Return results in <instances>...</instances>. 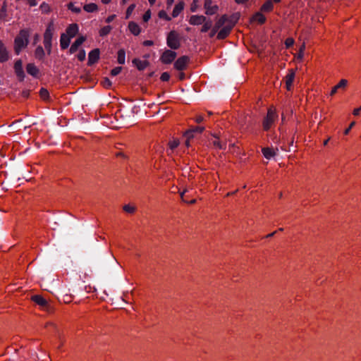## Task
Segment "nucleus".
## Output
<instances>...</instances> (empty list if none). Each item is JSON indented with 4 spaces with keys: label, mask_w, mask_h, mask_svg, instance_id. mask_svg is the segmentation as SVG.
Returning a JSON list of instances; mask_svg holds the SVG:
<instances>
[{
    "label": "nucleus",
    "mask_w": 361,
    "mask_h": 361,
    "mask_svg": "<svg viewBox=\"0 0 361 361\" xmlns=\"http://www.w3.org/2000/svg\"><path fill=\"white\" fill-rule=\"evenodd\" d=\"M29 32L26 30H21L19 35L14 40V50L16 54H19L23 49L28 44Z\"/></svg>",
    "instance_id": "1"
},
{
    "label": "nucleus",
    "mask_w": 361,
    "mask_h": 361,
    "mask_svg": "<svg viewBox=\"0 0 361 361\" xmlns=\"http://www.w3.org/2000/svg\"><path fill=\"white\" fill-rule=\"evenodd\" d=\"M54 32V22L51 20L48 24L47 29L44 33V48L47 52L48 55H50L51 53V39L52 37Z\"/></svg>",
    "instance_id": "2"
},
{
    "label": "nucleus",
    "mask_w": 361,
    "mask_h": 361,
    "mask_svg": "<svg viewBox=\"0 0 361 361\" xmlns=\"http://www.w3.org/2000/svg\"><path fill=\"white\" fill-rule=\"evenodd\" d=\"M167 46L173 50L178 49L180 47V37L179 34L175 31H170L166 37Z\"/></svg>",
    "instance_id": "3"
},
{
    "label": "nucleus",
    "mask_w": 361,
    "mask_h": 361,
    "mask_svg": "<svg viewBox=\"0 0 361 361\" xmlns=\"http://www.w3.org/2000/svg\"><path fill=\"white\" fill-rule=\"evenodd\" d=\"M277 118L278 114L276 111L271 108L269 109L267 116L264 118L262 121L263 129L266 131L269 130Z\"/></svg>",
    "instance_id": "4"
},
{
    "label": "nucleus",
    "mask_w": 361,
    "mask_h": 361,
    "mask_svg": "<svg viewBox=\"0 0 361 361\" xmlns=\"http://www.w3.org/2000/svg\"><path fill=\"white\" fill-rule=\"evenodd\" d=\"M176 55L177 54L175 51L167 49L163 52L160 57V60L163 63L169 64L175 60Z\"/></svg>",
    "instance_id": "5"
},
{
    "label": "nucleus",
    "mask_w": 361,
    "mask_h": 361,
    "mask_svg": "<svg viewBox=\"0 0 361 361\" xmlns=\"http://www.w3.org/2000/svg\"><path fill=\"white\" fill-rule=\"evenodd\" d=\"M228 16L223 15L215 23L214 26L213 27L212 30L209 33V37H213L218 32V31L220 30L221 27L226 24Z\"/></svg>",
    "instance_id": "6"
},
{
    "label": "nucleus",
    "mask_w": 361,
    "mask_h": 361,
    "mask_svg": "<svg viewBox=\"0 0 361 361\" xmlns=\"http://www.w3.org/2000/svg\"><path fill=\"white\" fill-rule=\"evenodd\" d=\"M31 300L41 307L43 310H49L50 306L47 300L40 295H35L31 297Z\"/></svg>",
    "instance_id": "7"
},
{
    "label": "nucleus",
    "mask_w": 361,
    "mask_h": 361,
    "mask_svg": "<svg viewBox=\"0 0 361 361\" xmlns=\"http://www.w3.org/2000/svg\"><path fill=\"white\" fill-rule=\"evenodd\" d=\"M204 130V127H203V126H195V127H192L191 128L188 130L185 133V136L187 137L185 145L187 146H189V140L194 137L195 133L200 134Z\"/></svg>",
    "instance_id": "8"
},
{
    "label": "nucleus",
    "mask_w": 361,
    "mask_h": 361,
    "mask_svg": "<svg viewBox=\"0 0 361 361\" xmlns=\"http://www.w3.org/2000/svg\"><path fill=\"white\" fill-rule=\"evenodd\" d=\"M190 59L188 56H183L178 58L174 63V68L178 71H183L185 69Z\"/></svg>",
    "instance_id": "9"
},
{
    "label": "nucleus",
    "mask_w": 361,
    "mask_h": 361,
    "mask_svg": "<svg viewBox=\"0 0 361 361\" xmlns=\"http://www.w3.org/2000/svg\"><path fill=\"white\" fill-rule=\"evenodd\" d=\"M14 71L16 76L20 81H23L25 78V73L23 69L22 61L18 59L14 63Z\"/></svg>",
    "instance_id": "10"
},
{
    "label": "nucleus",
    "mask_w": 361,
    "mask_h": 361,
    "mask_svg": "<svg viewBox=\"0 0 361 361\" xmlns=\"http://www.w3.org/2000/svg\"><path fill=\"white\" fill-rule=\"evenodd\" d=\"M99 49H94L90 51L88 54V66H92L97 63L99 59Z\"/></svg>",
    "instance_id": "11"
},
{
    "label": "nucleus",
    "mask_w": 361,
    "mask_h": 361,
    "mask_svg": "<svg viewBox=\"0 0 361 361\" xmlns=\"http://www.w3.org/2000/svg\"><path fill=\"white\" fill-rule=\"evenodd\" d=\"M204 8L206 9L205 13L207 15H214L216 13L219 9V7L217 5H212V0H205L204 1Z\"/></svg>",
    "instance_id": "12"
},
{
    "label": "nucleus",
    "mask_w": 361,
    "mask_h": 361,
    "mask_svg": "<svg viewBox=\"0 0 361 361\" xmlns=\"http://www.w3.org/2000/svg\"><path fill=\"white\" fill-rule=\"evenodd\" d=\"M233 29L231 25H228V24H225L223 27H221L220 30L219 31L217 34V39H225L231 32V30Z\"/></svg>",
    "instance_id": "13"
},
{
    "label": "nucleus",
    "mask_w": 361,
    "mask_h": 361,
    "mask_svg": "<svg viewBox=\"0 0 361 361\" xmlns=\"http://www.w3.org/2000/svg\"><path fill=\"white\" fill-rule=\"evenodd\" d=\"M86 40L85 36H80L72 44L69 48V54H73L78 50L80 46Z\"/></svg>",
    "instance_id": "14"
},
{
    "label": "nucleus",
    "mask_w": 361,
    "mask_h": 361,
    "mask_svg": "<svg viewBox=\"0 0 361 361\" xmlns=\"http://www.w3.org/2000/svg\"><path fill=\"white\" fill-rule=\"evenodd\" d=\"M206 20L207 18L204 16L193 15L190 16L189 23L190 25H199L203 24Z\"/></svg>",
    "instance_id": "15"
},
{
    "label": "nucleus",
    "mask_w": 361,
    "mask_h": 361,
    "mask_svg": "<svg viewBox=\"0 0 361 361\" xmlns=\"http://www.w3.org/2000/svg\"><path fill=\"white\" fill-rule=\"evenodd\" d=\"M278 148L274 149L271 147H263L262 149V152L266 159H271L276 155V152H278Z\"/></svg>",
    "instance_id": "16"
},
{
    "label": "nucleus",
    "mask_w": 361,
    "mask_h": 361,
    "mask_svg": "<svg viewBox=\"0 0 361 361\" xmlns=\"http://www.w3.org/2000/svg\"><path fill=\"white\" fill-rule=\"evenodd\" d=\"M26 71L29 75H30L35 78L39 77V68L34 63H30L27 64Z\"/></svg>",
    "instance_id": "17"
},
{
    "label": "nucleus",
    "mask_w": 361,
    "mask_h": 361,
    "mask_svg": "<svg viewBox=\"0 0 361 361\" xmlns=\"http://www.w3.org/2000/svg\"><path fill=\"white\" fill-rule=\"evenodd\" d=\"M8 58V52L7 51L4 43L0 40V63L7 61Z\"/></svg>",
    "instance_id": "18"
},
{
    "label": "nucleus",
    "mask_w": 361,
    "mask_h": 361,
    "mask_svg": "<svg viewBox=\"0 0 361 361\" xmlns=\"http://www.w3.org/2000/svg\"><path fill=\"white\" fill-rule=\"evenodd\" d=\"M133 63L137 67L139 71L145 70L149 64L147 61H141L139 59H134Z\"/></svg>",
    "instance_id": "19"
},
{
    "label": "nucleus",
    "mask_w": 361,
    "mask_h": 361,
    "mask_svg": "<svg viewBox=\"0 0 361 361\" xmlns=\"http://www.w3.org/2000/svg\"><path fill=\"white\" fill-rule=\"evenodd\" d=\"M240 18V13H233L230 17H228L227 22L226 24H228V25H231V27H233L235 25V23L238 22V20Z\"/></svg>",
    "instance_id": "20"
},
{
    "label": "nucleus",
    "mask_w": 361,
    "mask_h": 361,
    "mask_svg": "<svg viewBox=\"0 0 361 361\" xmlns=\"http://www.w3.org/2000/svg\"><path fill=\"white\" fill-rule=\"evenodd\" d=\"M128 28L132 34L135 36H137L140 33V26L135 22L131 21L128 24Z\"/></svg>",
    "instance_id": "21"
},
{
    "label": "nucleus",
    "mask_w": 361,
    "mask_h": 361,
    "mask_svg": "<svg viewBox=\"0 0 361 361\" xmlns=\"http://www.w3.org/2000/svg\"><path fill=\"white\" fill-rule=\"evenodd\" d=\"M35 59L39 61H43L45 56V51L42 46H38L34 53Z\"/></svg>",
    "instance_id": "22"
},
{
    "label": "nucleus",
    "mask_w": 361,
    "mask_h": 361,
    "mask_svg": "<svg viewBox=\"0 0 361 361\" xmlns=\"http://www.w3.org/2000/svg\"><path fill=\"white\" fill-rule=\"evenodd\" d=\"M347 84H348L347 80H345V79L341 80V81L336 86H334L332 88L330 95L332 96V95L335 94L339 88H345L346 87Z\"/></svg>",
    "instance_id": "23"
},
{
    "label": "nucleus",
    "mask_w": 361,
    "mask_h": 361,
    "mask_svg": "<svg viewBox=\"0 0 361 361\" xmlns=\"http://www.w3.org/2000/svg\"><path fill=\"white\" fill-rule=\"evenodd\" d=\"M294 78H295V72L292 69L290 71V73L286 77V85L288 90L290 89V87L292 86Z\"/></svg>",
    "instance_id": "24"
},
{
    "label": "nucleus",
    "mask_w": 361,
    "mask_h": 361,
    "mask_svg": "<svg viewBox=\"0 0 361 361\" xmlns=\"http://www.w3.org/2000/svg\"><path fill=\"white\" fill-rule=\"evenodd\" d=\"M79 28L77 24H69V42L71 38L74 37L78 32Z\"/></svg>",
    "instance_id": "25"
},
{
    "label": "nucleus",
    "mask_w": 361,
    "mask_h": 361,
    "mask_svg": "<svg viewBox=\"0 0 361 361\" xmlns=\"http://www.w3.org/2000/svg\"><path fill=\"white\" fill-rule=\"evenodd\" d=\"M183 8H184V3L183 2H179L178 4H177L173 10L172 16L173 18L178 17V15L180 13V12L183 10Z\"/></svg>",
    "instance_id": "26"
},
{
    "label": "nucleus",
    "mask_w": 361,
    "mask_h": 361,
    "mask_svg": "<svg viewBox=\"0 0 361 361\" xmlns=\"http://www.w3.org/2000/svg\"><path fill=\"white\" fill-rule=\"evenodd\" d=\"M60 43L62 49L68 48V28L64 33L61 34Z\"/></svg>",
    "instance_id": "27"
},
{
    "label": "nucleus",
    "mask_w": 361,
    "mask_h": 361,
    "mask_svg": "<svg viewBox=\"0 0 361 361\" xmlns=\"http://www.w3.org/2000/svg\"><path fill=\"white\" fill-rule=\"evenodd\" d=\"M83 9L87 13H93L98 10V6L94 3L87 4L83 6Z\"/></svg>",
    "instance_id": "28"
},
{
    "label": "nucleus",
    "mask_w": 361,
    "mask_h": 361,
    "mask_svg": "<svg viewBox=\"0 0 361 361\" xmlns=\"http://www.w3.org/2000/svg\"><path fill=\"white\" fill-rule=\"evenodd\" d=\"M273 8H274L273 2L271 0H267L262 6L261 10L264 12H269V11H272Z\"/></svg>",
    "instance_id": "29"
},
{
    "label": "nucleus",
    "mask_w": 361,
    "mask_h": 361,
    "mask_svg": "<svg viewBox=\"0 0 361 361\" xmlns=\"http://www.w3.org/2000/svg\"><path fill=\"white\" fill-rule=\"evenodd\" d=\"M126 60V51L123 49H121L118 51L117 61L119 64H124Z\"/></svg>",
    "instance_id": "30"
},
{
    "label": "nucleus",
    "mask_w": 361,
    "mask_h": 361,
    "mask_svg": "<svg viewBox=\"0 0 361 361\" xmlns=\"http://www.w3.org/2000/svg\"><path fill=\"white\" fill-rule=\"evenodd\" d=\"M253 20L257 21L259 24H263L266 21V18L262 13L258 12L253 16Z\"/></svg>",
    "instance_id": "31"
},
{
    "label": "nucleus",
    "mask_w": 361,
    "mask_h": 361,
    "mask_svg": "<svg viewBox=\"0 0 361 361\" xmlns=\"http://www.w3.org/2000/svg\"><path fill=\"white\" fill-rule=\"evenodd\" d=\"M212 26V22L210 20H206L204 23H203V25L201 28L202 32H207Z\"/></svg>",
    "instance_id": "32"
},
{
    "label": "nucleus",
    "mask_w": 361,
    "mask_h": 361,
    "mask_svg": "<svg viewBox=\"0 0 361 361\" xmlns=\"http://www.w3.org/2000/svg\"><path fill=\"white\" fill-rule=\"evenodd\" d=\"M7 16V5L6 2H4L0 10V20H5Z\"/></svg>",
    "instance_id": "33"
},
{
    "label": "nucleus",
    "mask_w": 361,
    "mask_h": 361,
    "mask_svg": "<svg viewBox=\"0 0 361 361\" xmlns=\"http://www.w3.org/2000/svg\"><path fill=\"white\" fill-rule=\"evenodd\" d=\"M111 29H112V27L110 25H106V26L103 27L99 30V35L101 37L106 36L107 35L109 34V32H111Z\"/></svg>",
    "instance_id": "34"
},
{
    "label": "nucleus",
    "mask_w": 361,
    "mask_h": 361,
    "mask_svg": "<svg viewBox=\"0 0 361 361\" xmlns=\"http://www.w3.org/2000/svg\"><path fill=\"white\" fill-rule=\"evenodd\" d=\"M39 95L42 99L47 100L49 99V94L47 89L41 88L39 90Z\"/></svg>",
    "instance_id": "35"
},
{
    "label": "nucleus",
    "mask_w": 361,
    "mask_h": 361,
    "mask_svg": "<svg viewBox=\"0 0 361 361\" xmlns=\"http://www.w3.org/2000/svg\"><path fill=\"white\" fill-rule=\"evenodd\" d=\"M135 8V4H132L128 7L126 12V19H128L130 18V15L132 14L133 11H134Z\"/></svg>",
    "instance_id": "36"
},
{
    "label": "nucleus",
    "mask_w": 361,
    "mask_h": 361,
    "mask_svg": "<svg viewBox=\"0 0 361 361\" xmlns=\"http://www.w3.org/2000/svg\"><path fill=\"white\" fill-rule=\"evenodd\" d=\"M169 145L170 150L173 151V149L177 148L178 146L179 145V141H178V140H171L169 142Z\"/></svg>",
    "instance_id": "37"
},
{
    "label": "nucleus",
    "mask_w": 361,
    "mask_h": 361,
    "mask_svg": "<svg viewBox=\"0 0 361 361\" xmlns=\"http://www.w3.org/2000/svg\"><path fill=\"white\" fill-rule=\"evenodd\" d=\"M76 56L80 61H84L86 56L85 51L82 49H80Z\"/></svg>",
    "instance_id": "38"
},
{
    "label": "nucleus",
    "mask_w": 361,
    "mask_h": 361,
    "mask_svg": "<svg viewBox=\"0 0 361 361\" xmlns=\"http://www.w3.org/2000/svg\"><path fill=\"white\" fill-rule=\"evenodd\" d=\"M159 17L162 19H165L167 21H170L171 18L168 16L166 12L164 10L159 12Z\"/></svg>",
    "instance_id": "39"
},
{
    "label": "nucleus",
    "mask_w": 361,
    "mask_h": 361,
    "mask_svg": "<svg viewBox=\"0 0 361 361\" xmlns=\"http://www.w3.org/2000/svg\"><path fill=\"white\" fill-rule=\"evenodd\" d=\"M121 71H122V67H121V66L115 67L114 68H113L111 71V75L112 76H116L121 73Z\"/></svg>",
    "instance_id": "40"
},
{
    "label": "nucleus",
    "mask_w": 361,
    "mask_h": 361,
    "mask_svg": "<svg viewBox=\"0 0 361 361\" xmlns=\"http://www.w3.org/2000/svg\"><path fill=\"white\" fill-rule=\"evenodd\" d=\"M123 209L126 212H128L130 214H132L135 211V208L129 204L124 205Z\"/></svg>",
    "instance_id": "41"
},
{
    "label": "nucleus",
    "mask_w": 361,
    "mask_h": 361,
    "mask_svg": "<svg viewBox=\"0 0 361 361\" xmlns=\"http://www.w3.org/2000/svg\"><path fill=\"white\" fill-rule=\"evenodd\" d=\"M40 8L43 13H47L50 11V7L48 4L42 3L40 6Z\"/></svg>",
    "instance_id": "42"
},
{
    "label": "nucleus",
    "mask_w": 361,
    "mask_h": 361,
    "mask_svg": "<svg viewBox=\"0 0 361 361\" xmlns=\"http://www.w3.org/2000/svg\"><path fill=\"white\" fill-rule=\"evenodd\" d=\"M103 86L106 88H109L111 86V80L106 78L103 80V81L102 82Z\"/></svg>",
    "instance_id": "43"
},
{
    "label": "nucleus",
    "mask_w": 361,
    "mask_h": 361,
    "mask_svg": "<svg viewBox=\"0 0 361 361\" xmlns=\"http://www.w3.org/2000/svg\"><path fill=\"white\" fill-rule=\"evenodd\" d=\"M294 44V39L293 38H287L285 41V45L287 48H290Z\"/></svg>",
    "instance_id": "44"
},
{
    "label": "nucleus",
    "mask_w": 361,
    "mask_h": 361,
    "mask_svg": "<svg viewBox=\"0 0 361 361\" xmlns=\"http://www.w3.org/2000/svg\"><path fill=\"white\" fill-rule=\"evenodd\" d=\"M160 79L162 80V81H168L169 79H170V75L168 72H164L161 75V78Z\"/></svg>",
    "instance_id": "45"
},
{
    "label": "nucleus",
    "mask_w": 361,
    "mask_h": 361,
    "mask_svg": "<svg viewBox=\"0 0 361 361\" xmlns=\"http://www.w3.org/2000/svg\"><path fill=\"white\" fill-rule=\"evenodd\" d=\"M150 18H151V11H150V10H147L143 15L144 22H147L150 19Z\"/></svg>",
    "instance_id": "46"
},
{
    "label": "nucleus",
    "mask_w": 361,
    "mask_h": 361,
    "mask_svg": "<svg viewBox=\"0 0 361 361\" xmlns=\"http://www.w3.org/2000/svg\"><path fill=\"white\" fill-rule=\"evenodd\" d=\"M212 143H213L214 146H215V147H216V148H218V149H224V144H222V143H221V142H220L219 141H218V140H214Z\"/></svg>",
    "instance_id": "47"
},
{
    "label": "nucleus",
    "mask_w": 361,
    "mask_h": 361,
    "mask_svg": "<svg viewBox=\"0 0 361 361\" xmlns=\"http://www.w3.org/2000/svg\"><path fill=\"white\" fill-rule=\"evenodd\" d=\"M69 10H71L72 11L75 13H79L80 11V8L74 7L73 4L71 2H69Z\"/></svg>",
    "instance_id": "48"
},
{
    "label": "nucleus",
    "mask_w": 361,
    "mask_h": 361,
    "mask_svg": "<svg viewBox=\"0 0 361 361\" xmlns=\"http://www.w3.org/2000/svg\"><path fill=\"white\" fill-rule=\"evenodd\" d=\"M184 192H182L180 194V197H181V198H182L183 202H185L186 203H190V204H193V203H195L196 202V200L195 199H193V200H192L190 201H188L187 200H185V197H184Z\"/></svg>",
    "instance_id": "49"
},
{
    "label": "nucleus",
    "mask_w": 361,
    "mask_h": 361,
    "mask_svg": "<svg viewBox=\"0 0 361 361\" xmlns=\"http://www.w3.org/2000/svg\"><path fill=\"white\" fill-rule=\"evenodd\" d=\"M116 18V15L113 14V15H111L109 16H108L106 19V23H110L111 22H112Z\"/></svg>",
    "instance_id": "50"
},
{
    "label": "nucleus",
    "mask_w": 361,
    "mask_h": 361,
    "mask_svg": "<svg viewBox=\"0 0 361 361\" xmlns=\"http://www.w3.org/2000/svg\"><path fill=\"white\" fill-rule=\"evenodd\" d=\"M355 123L354 121H353V122H352V123L350 124L349 127H348L347 129H345V131H344V134H345V135H348V134L349 133V132H350V129H351V128L355 126Z\"/></svg>",
    "instance_id": "51"
},
{
    "label": "nucleus",
    "mask_w": 361,
    "mask_h": 361,
    "mask_svg": "<svg viewBox=\"0 0 361 361\" xmlns=\"http://www.w3.org/2000/svg\"><path fill=\"white\" fill-rule=\"evenodd\" d=\"M304 49H305V44H302V46L300 47V51L298 53V58L302 59Z\"/></svg>",
    "instance_id": "52"
},
{
    "label": "nucleus",
    "mask_w": 361,
    "mask_h": 361,
    "mask_svg": "<svg viewBox=\"0 0 361 361\" xmlns=\"http://www.w3.org/2000/svg\"><path fill=\"white\" fill-rule=\"evenodd\" d=\"M154 44L153 41L152 40H145L143 42V45L146 47L152 46Z\"/></svg>",
    "instance_id": "53"
},
{
    "label": "nucleus",
    "mask_w": 361,
    "mask_h": 361,
    "mask_svg": "<svg viewBox=\"0 0 361 361\" xmlns=\"http://www.w3.org/2000/svg\"><path fill=\"white\" fill-rule=\"evenodd\" d=\"M203 120H204V117L201 115L197 116L195 119V122H197L198 123L203 121Z\"/></svg>",
    "instance_id": "54"
},
{
    "label": "nucleus",
    "mask_w": 361,
    "mask_h": 361,
    "mask_svg": "<svg viewBox=\"0 0 361 361\" xmlns=\"http://www.w3.org/2000/svg\"><path fill=\"white\" fill-rule=\"evenodd\" d=\"M360 111H361V106L357 108V109H355L353 110V114L355 116H357V115H359Z\"/></svg>",
    "instance_id": "55"
},
{
    "label": "nucleus",
    "mask_w": 361,
    "mask_h": 361,
    "mask_svg": "<svg viewBox=\"0 0 361 361\" xmlns=\"http://www.w3.org/2000/svg\"><path fill=\"white\" fill-rule=\"evenodd\" d=\"M39 37H40V36L39 34H36L34 36V44H36L39 40Z\"/></svg>",
    "instance_id": "56"
},
{
    "label": "nucleus",
    "mask_w": 361,
    "mask_h": 361,
    "mask_svg": "<svg viewBox=\"0 0 361 361\" xmlns=\"http://www.w3.org/2000/svg\"><path fill=\"white\" fill-rule=\"evenodd\" d=\"M178 78L180 80H183L185 78V75L184 73L181 72L180 73L179 75H178Z\"/></svg>",
    "instance_id": "57"
},
{
    "label": "nucleus",
    "mask_w": 361,
    "mask_h": 361,
    "mask_svg": "<svg viewBox=\"0 0 361 361\" xmlns=\"http://www.w3.org/2000/svg\"><path fill=\"white\" fill-rule=\"evenodd\" d=\"M247 0H235V1L238 4H244L247 1Z\"/></svg>",
    "instance_id": "58"
},
{
    "label": "nucleus",
    "mask_w": 361,
    "mask_h": 361,
    "mask_svg": "<svg viewBox=\"0 0 361 361\" xmlns=\"http://www.w3.org/2000/svg\"><path fill=\"white\" fill-rule=\"evenodd\" d=\"M23 97H27L29 96V92H28V91H27V90H26V91H23Z\"/></svg>",
    "instance_id": "59"
},
{
    "label": "nucleus",
    "mask_w": 361,
    "mask_h": 361,
    "mask_svg": "<svg viewBox=\"0 0 361 361\" xmlns=\"http://www.w3.org/2000/svg\"><path fill=\"white\" fill-rule=\"evenodd\" d=\"M174 0H166V3L168 6H171L173 3Z\"/></svg>",
    "instance_id": "60"
},
{
    "label": "nucleus",
    "mask_w": 361,
    "mask_h": 361,
    "mask_svg": "<svg viewBox=\"0 0 361 361\" xmlns=\"http://www.w3.org/2000/svg\"><path fill=\"white\" fill-rule=\"evenodd\" d=\"M276 233V231H274V232H273V233H269V234H268V235L266 236V238H271V237L274 236V235H275V233Z\"/></svg>",
    "instance_id": "61"
},
{
    "label": "nucleus",
    "mask_w": 361,
    "mask_h": 361,
    "mask_svg": "<svg viewBox=\"0 0 361 361\" xmlns=\"http://www.w3.org/2000/svg\"><path fill=\"white\" fill-rule=\"evenodd\" d=\"M102 2L104 4H108L111 2V0H102Z\"/></svg>",
    "instance_id": "62"
},
{
    "label": "nucleus",
    "mask_w": 361,
    "mask_h": 361,
    "mask_svg": "<svg viewBox=\"0 0 361 361\" xmlns=\"http://www.w3.org/2000/svg\"><path fill=\"white\" fill-rule=\"evenodd\" d=\"M148 1L151 5H153L156 1V0H148Z\"/></svg>",
    "instance_id": "63"
},
{
    "label": "nucleus",
    "mask_w": 361,
    "mask_h": 361,
    "mask_svg": "<svg viewBox=\"0 0 361 361\" xmlns=\"http://www.w3.org/2000/svg\"><path fill=\"white\" fill-rule=\"evenodd\" d=\"M330 140V137H329L327 140H326L324 142V145H326L328 144V142Z\"/></svg>",
    "instance_id": "64"
}]
</instances>
